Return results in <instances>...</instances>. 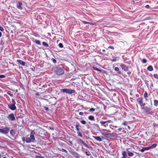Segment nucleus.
<instances>
[{"label":"nucleus","instance_id":"obj_15","mask_svg":"<svg viewBox=\"0 0 158 158\" xmlns=\"http://www.w3.org/2000/svg\"><path fill=\"white\" fill-rule=\"evenodd\" d=\"M22 4L21 2H18V3L17 4V7L19 9L22 10Z\"/></svg>","mask_w":158,"mask_h":158},{"label":"nucleus","instance_id":"obj_31","mask_svg":"<svg viewBox=\"0 0 158 158\" xmlns=\"http://www.w3.org/2000/svg\"><path fill=\"white\" fill-rule=\"evenodd\" d=\"M153 76L155 78H156V79H158V75L157 74H154L153 75Z\"/></svg>","mask_w":158,"mask_h":158},{"label":"nucleus","instance_id":"obj_50","mask_svg":"<svg viewBox=\"0 0 158 158\" xmlns=\"http://www.w3.org/2000/svg\"><path fill=\"white\" fill-rule=\"evenodd\" d=\"M7 94H9V95H10V96H13V94H11V93H7Z\"/></svg>","mask_w":158,"mask_h":158},{"label":"nucleus","instance_id":"obj_32","mask_svg":"<svg viewBox=\"0 0 158 158\" xmlns=\"http://www.w3.org/2000/svg\"><path fill=\"white\" fill-rule=\"evenodd\" d=\"M93 69H94L95 70H97V71H100L101 70L98 69L96 67H93Z\"/></svg>","mask_w":158,"mask_h":158},{"label":"nucleus","instance_id":"obj_45","mask_svg":"<svg viewBox=\"0 0 158 158\" xmlns=\"http://www.w3.org/2000/svg\"><path fill=\"white\" fill-rule=\"evenodd\" d=\"M85 153L86 155L87 156H89L90 155V153H88V152H86V151L85 152Z\"/></svg>","mask_w":158,"mask_h":158},{"label":"nucleus","instance_id":"obj_36","mask_svg":"<svg viewBox=\"0 0 158 158\" xmlns=\"http://www.w3.org/2000/svg\"><path fill=\"white\" fill-rule=\"evenodd\" d=\"M79 125L78 124H76V127L77 131H79V129L78 128Z\"/></svg>","mask_w":158,"mask_h":158},{"label":"nucleus","instance_id":"obj_3","mask_svg":"<svg viewBox=\"0 0 158 158\" xmlns=\"http://www.w3.org/2000/svg\"><path fill=\"white\" fill-rule=\"evenodd\" d=\"M62 91L63 92L65 93L69 94H71L75 92V90L73 89H62Z\"/></svg>","mask_w":158,"mask_h":158},{"label":"nucleus","instance_id":"obj_30","mask_svg":"<svg viewBox=\"0 0 158 158\" xmlns=\"http://www.w3.org/2000/svg\"><path fill=\"white\" fill-rule=\"evenodd\" d=\"M35 42L38 44H40V41L35 40Z\"/></svg>","mask_w":158,"mask_h":158},{"label":"nucleus","instance_id":"obj_28","mask_svg":"<svg viewBox=\"0 0 158 158\" xmlns=\"http://www.w3.org/2000/svg\"><path fill=\"white\" fill-rule=\"evenodd\" d=\"M144 81H145V83L146 85H147V87L148 88L149 87V84L148 83V81L147 80H145Z\"/></svg>","mask_w":158,"mask_h":158},{"label":"nucleus","instance_id":"obj_18","mask_svg":"<svg viewBox=\"0 0 158 158\" xmlns=\"http://www.w3.org/2000/svg\"><path fill=\"white\" fill-rule=\"evenodd\" d=\"M157 145L156 143H153L151 146H149L150 149L154 148L156 147Z\"/></svg>","mask_w":158,"mask_h":158},{"label":"nucleus","instance_id":"obj_24","mask_svg":"<svg viewBox=\"0 0 158 158\" xmlns=\"http://www.w3.org/2000/svg\"><path fill=\"white\" fill-rule=\"evenodd\" d=\"M89 119L91 120H94V117L93 116H90L89 117Z\"/></svg>","mask_w":158,"mask_h":158},{"label":"nucleus","instance_id":"obj_61","mask_svg":"<svg viewBox=\"0 0 158 158\" xmlns=\"http://www.w3.org/2000/svg\"><path fill=\"white\" fill-rule=\"evenodd\" d=\"M50 129L52 130H53V129L52 127H50Z\"/></svg>","mask_w":158,"mask_h":158},{"label":"nucleus","instance_id":"obj_47","mask_svg":"<svg viewBox=\"0 0 158 158\" xmlns=\"http://www.w3.org/2000/svg\"><path fill=\"white\" fill-rule=\"evenodd\" d=\"M0 30L2 31H4V28H3V27L0 26Z\"/></svg>","mask_w":158,"mask_h":158},{"label":"nucleus","instance_id":"obj_40","mask_svg":"<svg viewBox=\"0 0 158 158\" xmlns=\"http://www.w3.org/2000/svg\"><path fill=\"white\" fill-rule=\"evenodd\" d=\"M12 104H15V102L14 99H12Z\"/></svg>","mask_w":158,"mask_h":158},{"label":"nucleus","instance_id":"obj_14","mask_svg":"<svg viewBox=\"0 0 158 158\" xmlns=\"http://www.w3.org/2000/svg\"><path fill=\"white\" fill-rule=\"evenodd\" d=\"M93 137L98 141H101L102 140L100 136H93Z\"/></svg>","mask_w":158,"mask_h":158},{"label":"nucleus","instance_id":"obj_51","mask_svg":"<svg viewBox=\"0 0 158 158\" xmlns=\"http://www.w3.org/2000/svg\"><path fill=\"white\" fill-rule=\"evenodd\" d=\"M79 114L81 115H83V113L82 112H80L79 113Z\"/></svg>","mask_w":158,"mask_h":158},{"label":"nucleus","instance_id":"obj_7","mask_svg":"<svg viewBox=\"0 0 158 158\" xmlns=\"http://www.w3.org/2000/svg\"><path fill=\"white\" fill-rule=\"evenodd\" d=\"M101 134L102 135L105 136L106 137L110 138L113 136L111 134L107 133L106 132H102Z\"/></svg>","mask_w":158,"mask_h":158},{"label":"nucleus","instance_id":"obj_33","mask_svg":"<svg viewBox=\"0 0 158 158\" xmlns=\"http://www.w3.org/2000/svg\"><path fill=\"white\" fill-rule=\"evenodd\" d=\"M81 122L83 124H85L86 123V122L84 120H81Z\"/></svg>","mask_w":158,"mask_h":158},{"label":"nucleus","instance_id":"obj_49","mask_svg":"<svg viewBox=\"0 0 158 158\" xmlns=\"http://www.w3.org/2000/svg\"><path fill=\"white\" fill-rule=\"evenodd\" d=\"M145 7L147 8H150V6L149 5H147L145 6Z\"/></svg>","mask_w":158,"mask_h":158},{"label":"nucleus","instance_id":"obj_25","mask_svg":"<svg viewBox=\"0 0 158 158\" xmlns=\"http://www.w3.org/2000/svg\"><path fill=\"white\" fill-rule=\"evenodd\" d=\"M94 125L96 127L97 129L98 130V131H99L100 130V128L99 127V126H98V125L97 124H94Z\"/></svg>","mask_w":158,"mask_h":158},{"label":"nucleus","instance_id":"obj_29","mask_svg":"<svg viewBox=\"0 0 158 158\" xmlns=\"http://www.w3.org/2000/svg\"><path fill=\"white\" fill-rule=\"evenodd\" d=\"M43 45L45 46L48 47V45L47 44L46 42H44L42 43Z\"/></svg>","mask_w":158,"mask_h":158},{"label":"nucleus","instance_id":"obj_35","mask_svg":"<svg viewBox=\"0 0 158 158\" xmlns=\"http://www.w3.org/2000/svg\"><path fill=\"white\" fill-rule=\"evenodd\" d=\"M100 123L102 125H104L105 123H106V121H101Z\"/></svg>","mask_w":158,"mask_h":158},{"label":"nucleus","instance_id":"obj_62","mask_svg":"<svg viewBox=\"0 0 158 158\" xmlns=\"http://www.w3.org/2000/svg\"><path fill=\"white\" fill-rule=\"evenodd\" d=\"M81 148H82V149H83V147L82 146L81 147Z\"/></svg>","mask_w":158,"mask_h":158},{"label":"nucleus","instance_id":"obj_39","mask_svg":"<svg viewBox=\"0 0 158 158\" xmlns=\"http://www.w3.org/2000/svg\"><path fill=\"white\" fill-rule=\"evenodd\" d=\"M134 155V154L131 152H129V156H132Z\"/></svg>","mask_w":158,"mask_h":158},{"label":"nucleus","instance_id":"obj_6","mask_svg":"<svg viewBox=\"0 0 158 158\" xmlns=\"http://www.w3.org/2000/svg\"><path fill=\"white\" fill-rule=\"evenodd\" d=\"M8 118L11 121H14L15 120V118L14 115L13 114H10L9 115Z\"/></svg>","mask_w":158,"mask_h":158},{"label":"nucleus","instance_id":"obj_5","mask_svg":"<svg viewBox=\"0 0 158 158\" xmlns=\"http://www.w3.org/2000/svg\"><path fill=\"white\" fill-rule=\"evenodd\" d=\"M10 130L9 127H5L3 129L0 128V132L4 134H6L8 133Z\"/></svg>","mask_w":158,"mask_h":158},{"label":"nucleus","instance_id":"obj_1","mask_svg":"<svg viewBox=\"0 0 158 158\" xmlns=\"http://www.w3.org/2000/svg\"><path fill=\"white\" fill-rule=\"evenodd\" d=\"M55 73L57 75H61L64 74V71L61 68L55 67L54 69Z\"/></svg>","mask_w":158,"mask_h":158},{"label":"nucleus","instance_id":"obj_44","mask_svg":"<svg viewBox=\"0 0 158 158\" xmlns=\"http://www.w3.org/2000/svg\"><path fill=\"white\" fill-rule=\"evenodd\" d=\"M82 22L84 23V24H88V22H87L86 21H82Z\"/></svg>","mask_w":158,"mask_h":158},{"label":"nucleus","instance_id":"obj_26","mask_svg":"<svg viewBox=\"0 0 158 158\" xmlns=\"http://www.w3.org/2000/svg\"><path fill=\"white\" fill-rule=\"evenodd\" d=\"M10 133L13 135H14L15 133V131L14 130H12L10 131Z\"/></svg>","mask_w":158,"mask_h":158},{"label":"nucleus","instance_id":"obj_43","mask_svg":"<svg viewBox=\"0 0 158 158\" xmlns=\"http://www.w3.org/2000/svg\"><path fill=\"white\" fill-rule=\"evenodd\" d=\"M62 151L63 152H64L66 153L67 152V151L65 149H62Z\"/></svg>","mask_w":158,"mask_h":158},{"label":"nucleus","instance_id":"obj_46","mask_svg":"<svg viewBox=\"0 0 158 158\" xmlns=\"http://www.w3.org/2000/svg\"><path fill=\"white\" fill-rule=\"evenodd\" d=\"M52 60V61L54 63H56V60L54 59H53Z\"/></svg>","mask_w":158,"mask_h":158},{"label":"nucleus","instance_id":"obj_34","mask_svg":"<svg viewBox=\"0 0 158 158\" xmlns=\"http://www.w3.org/2000/svg\"><path fill=\"white\" fill-rule=\"evenodd\" d=\"M58 45H59V46L60 48H63V44H62V43H60Z\"/></svg>","mask_w":158,"mask_h":158},{"label":"nucleus","instance_id":"obj_52","mask_svg":"<svg viewBox=\"0 0 158 158\" xmlns=\"http://www.w3.org/2000/svg\"><path fill=\"white\" fill-rule=\"evenodd\" d=\"M108 48H111L112 49H114V47L112 46H110Z\"/></svg>","mask_w":158,"mask_h":158},{"label":"nucleus","instance_id":"obj_27","mask_svg":"<svg viewBox=\"0 0 158 158\" xmlns=\"http://www.w3.org/2000/svg\"><path fill=\"white\" fill-rule=\"evenodd\" d=\"M143 97L145 98L148 97V93L146 91H145V93L143 94Z\"/></svg>","mask_w":158,"mask_h":158},{"label":"nucleus","instance_id":"obj_20","mask_svg":"<svg viewBox=\"0 0 158 158\" xmlns=\"http://www.w3.org/2000/svg\"><path fill=\"white\" fill-rule=\"evenodd\" d=\"M123 157L122 158H126V156H127L126 152L125 151L123 152L122 153Z\"/></svg>","mask_w":158,"mask_h":158},{"label":"nucleus","instance_id":"obj_64","mask_svg":"<svg viewBox=\"0 0 158 158\" xmlns=\"http://www.w3.org/2000/svg\"><path fill=\"white\" fill-rule=\"evenodd\" d=\"M38 157H39V158H40V156H39Z\"/></svg>","mask_w":158,"mask_h":158},{"label":"nucleus","instance_id":"obj_4","mask_svg":"<svg viewBox=\"0 0 158 158\" xmlns=\"http://www.w3.org/2000/svg\"><path fill=\"white\" fill-rule=\"evenodd\" d=\"M78 143L80 145H83L85 147L89 148V147L88 146L86 143L82 139H78Z\"/></svg>","mask_w":158,"mask_h":158},{"label":"nucleus","instance_id":"obj_10","mask_svg":"<svg viewBox=\"0 0 158 158\" xmlns=\"http://www.w3.org/2000/svg\"><path fill=\"white\" fill-rule=\"evenodd\" d=\"M15 105V104H10L8 105V107L10 109L12 110H14L16 109V107Z\"/></svg>","mask_w":158,"mask_h":158},{"label":"nucleus","instance_id":"obj_9","mask_svg":"<svg viewBox=\"0 0 158 158\" xmlns=\"http://www.w3.org/2000/svg\"><path fill=\"white\" fill-rule=\"evenodd\" d=\"M151 110V108L149 107L145 106L144 110H143V113H148Z\"/></svg>","mask_w":158,"mask_h":158},{"label":"nucleus","instance_id":"obj_60","mask_svg":"<svg viewBox=\"0 0 158 158\" xmlns=\"http://www.w3.org/2000/svg\"><path fill=\"white\" fill-rule=\"evenodd\" d=\"M121 130H122V128H119V129H118V130H119V131H121Z\"/></svg>","mask_w":158,"mask_h":158},{"label":"nucleus","instance_id":"obj_55","mask_svg":"<svg viewBox=\"0 0 158 158\" xmlns=\"http://www.w3.org/2000/svg\"><path fill=\"white\" fill-rule=\"evenodd\" d=\"M69 143H70L71 145H73V143L71 141H69Z\"/></svg>","mask_w":158,"mask_h":158},{"label":"nucleus","instance_id":"obj_48","mask_svg":"<svg viewBox=\"0 0 158 158\" xmlns=\"http://www.w3.org/2000/svg\"><path fill=\"white\" fill-rule=\"evenodd\" d=\"M44 108L47 111V110H48V108L47 107H46L45 106H44Z\"/></svg>","mask_w":158,"mask_h":158},{"label":"nucleus","instance_id":"obj_59","mask_svg":"<svg viewBox=\"0 0 158 158\" xmlns=\"http://www.w3.org/2000/svg\"><path fill=\"white\" fill-rule=\"evenodd\" d=\"M88 24H92V23H90V22H88Z\"/></svg>","mask_w":158,"mask_h":158},{"label":"nucleus","instance_id":"obj_54","mask_svg":"<svg viewBox=\"0 0 158 158\" xmlns=\"http://www.w3.org/2000/svg\"><path fill=\"white\" fill-rule=\"evenodd\" d=\"M106 123L108 122V123H110V122H111V121L110 120H108V121H106Z\"/></svg>","mask_w":158,"mask_h":158},{"label":"nucleus","instance_id":"obj_2","mask_svg":"<svg viewBox=\"0 0 158 158\" xmlns=\"http://www.w3.org/2000/svg\"><path fill=\"white\" fill-rule=\"evenodd\" d=\"M22 140L23 141H25L26 143L34 142L35 140L32 138H31V136L29 137H23L22 138Z\"/></svg>","mask_w":158,"mask_h":158},{"label":"nucleus","instance_id":"obj_13","mask_svg":"<svg viewBox=\"0 0 158 158\" xmlns=\"http://www.w3.org/2000/svg\"><path fill=\"white\" fill-rule=\"evenodd\" d=\"M122 69L124 71H127L128 70V67L124 64H122L121 65Z\"/></svg>","mask_w":158,"mask_h":158},{"label":"nucleus","instance_id":"obj_41","mask_svg":"<svg viewBox=\"0 0 158 158\" xmlns=\"http://www.w3.org/2000/svg\"><path fill=\"white\" fill-rule=\"evenodd\" d=\"M5 77V76L3 75H0V78H4Z\"/></svg>","mask_w":158,"mask_h":158},{"label":"nucleus","instance_id":"obj_38","mask_svg":"<svg viewBox=\"0 0 158 158\" xmlns=\"http://www.w3.org/2000/svg\"><path fill=\"white\" fill-rule=\"evenodd\" d=\"M114 70L117 72L119 70V68L117 67H116L114 68Z\"/></svg>","mask_w":158,"mask_h":158},{"label":"nucleus","instance_id":"obj_17","mask_svg":"<svg viewBox=\"0 0 158 158\" xmlns=\"http://www.w3.org/2000/svg\"><path fill=\"white\" fill-rule=\"evenodd\" d=\"M35 132L34 131H32L30 135V136H31V138H32L34 140H35V138L34 136V135L35 134Z\"/></svg>","mask_w":158,"mask_h":158},{"label":"nucleus","instance_id":"obj_57","mask_svg":"<svg viewBox=\"0 0 158 158\" xmlns=\"http://www.w3.org/2000/svg\"><path fill=\"white\" fill-rule=\"evenodd\" d=\"M2 35V33L0 31V37L1 36V35Z\"/></svg>","mask_w":158,"mask_h":158},{"label":"nucleus","instance_id":"obj_63","mask_svg":"<svg viewBox=\"0 0 158 158\" xmlns=\"http://www.w3.org/2000/svg\"><path fill=\"white\" fill-rule=\"evenodd\" d=\"M3 158H6V157H4Z\"/></svg>","mask_w":158,"mask_h":158},{"label":"nucleus","instance_id":"obj_22","mask_svg":"<svg viewBox=\"0 0 158 158\" xmlns=\"http://www.w3.org/2000/svg\"><path fill=\"white\" fill-rule=\"evenodd\" d=\"M154 105L156 106H158V101L157 100H154Z\"/></svg>","mask_w":158,"mask_h":158},{"label":"nucleus","instance_id":"obj_53","mask_svg":"<svg viewBox=\"0 0 158 158\" xmlns=\"http://www.w3.org/2000/svg\"><path fill=\"white\" fill-rule=\"evenodd\" d=\"M111 61L112 62L115 61H116V59H114L111 60Z\"/></svg>","mask_w":158,"mask_h":158},{"label":"nucleus","instance_id":"obj_37","mask_svg":"<svg viewBox=\"0 0 158 158\" xmlns=\"http://www.w3.org/2000/svg\"><path fill=\"white\" fill-rule=\"evenodd\" d=\"M77 133L78 134V135L79 136H80L81 137H82V136H83L81 134V133L80 132H78Z\"/></svg>","mask_w":158,"mask_h":158},{"label":"nucleus","instance_id":"obj_16","mask_svg":"<svg viewBox=\"0 0 158 158\" xmlns=\"http://www.w3.org/2000/svg\"><path fill=\"white\" fill-rule=\"evenodd\" d=\"M17 61L20 64L24 66L25 65V63L22 60H17Z\"/></svg>","mask_w":158,"mask_h":158},{"label":"nucleus","instance_id":"obj_23","mask_svg":"<svg viewBox=\"0 0 158 158\" xmlns=\"http://www.w3.org/2000/svg\"><path fill=\"white\" fill-rule=\"evenodd\" d=\"M145 105V103H143L142 104L140 105V106H141V109H143V110H144L145 107H144V105Z\"/></svg>","mask_w":158,"mask_h":158},{"label":"nucleus","instance_id":"obj_56","mask_svg":"<svg viewBox=\"0 0 158 158\" xmlns=\"http://www.w3.org/2000/svg\"><path fill=\"white\" fill-rule=\"evenodd\" d=\"M151 86L153 87V84L152 81H151Z\"/></svg>","mask_w":158,"mask_h":158},{"label":"nucleus","instance_id":"obj_21","mask_svg":"<svg viewBox=\"0 0 158 158\" xmlns=\"http://www.w3.org/2000/svg\"><path fill=\"white\" fill-rule=\"evenodd\" d=\"M141 62L143 64H145L147 62V61L146 59L143 58Z\"/></svg>","mask_w":158,"mask_h":158},{"label":"nucleus","instance_id":"obj_12","mask_svg":"<svg viewBox=\"0 0 158 158\" xmlns=\"http://www.w3.org/2000/svg\"><path fill=\"white\" fill-rule=\"evenodd\" d=\"M71 154L77 158L79 157V155L75 151L72 152H71Z\"/></svg>","mask_w":158,"mask_h":158},{"label":"nucleus","instance_id":"obj_58","mask_svg":"<svg viewBox=\"0 0 158 158\" xmlns=\"http://www.w3.org/2000/svg\"><path fill=\"white\" fill-rule=\"evenodd\" d=\"M107 125H108V124H106H106H104V127H106V126H107Z\"/></svg>","mask_w":158,"mask_h":158},{"label":"nucleus","instance_id":"obj_11","mask_svg":"<svg viewBox=\"0 0 158 158\" xmlns=\"http://www.w3.org/2000/svg\"><path fill=\"white\" fill-rule=\"evenodd\" d=\"M150 149L149 147H143L142 148V149H141L140 151L141 152H143L145 151L148 150Z\"/></svg>","mask_w":158,"mask_h":158},{"label":"nucleus","instance_id":"obj_8","mask_svg":"<svg viewBox=\"0 0 158 158\" xmlns=\"http://www.w3.org/2000/svg\"><path fill=\"white\" fill-rule=\"evenodd\" d=\"M137 101L139 105L143 104V100L142 98L140 97L138 98L137 99Z\"/></svg>","mask_w":158,"mask_h":158},{"label":"nucleus","instance_id":"obj_42","mask_svg":"<svg viewBox=\"0 0 158 158\" xmlns=\"http://www.w3.org/2000/svg\"><path fill=\"white\" fill-rule=\"evenodd\" d=\"M95 110V109L94 108H92L90 109L89 111H94Z\"/></svg>","mask_w":158,"mask_h":158},{"label":"nucleus","instance_id":"obj_19","mask_svg":"<svg viewBox=\"0 0 158 158\" xmlns=\"http://www.w3.org/2000/svg\"><path fill=\"white\" fill-rule=\"evenodd\" d=\"M147 69L149 71H152L153 70V67L151 65H150L147 68Z\"/></svg>","mask_w":158,"mask_h":158}]
</instances>
